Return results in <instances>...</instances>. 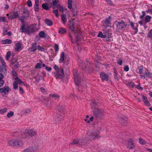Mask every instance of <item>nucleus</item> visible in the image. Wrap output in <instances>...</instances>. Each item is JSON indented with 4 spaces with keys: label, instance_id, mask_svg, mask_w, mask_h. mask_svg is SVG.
Masks as SVG:
<instances>
[{
    "label": "nucleus",
    "instance_id": "39",
    "mask_svg": "<svg viewBox=\"0 0 152 152\" xmlns=\"http://www.w3.org/2000/svg\"><path fill=\"white\" fill-rule=\"evenodd\" d=\"M139 142L141 144L144 145L146 144V142L141 138H140L139 140Z\"/></svg>",
    "mask_w": 152,
    "mask_h": 152
},
{
    "label": "nucleus",
    "instance_id": "40",
    "mask_svg": "<svg viewBox=\"0 0 152 152\" xmlns=\"http://www.w3.org/2000/svg\"><path fill=\"white\" fill-rule=\"evenodd\" d=\"M58 0H53V2H52L53 6L54 7V6H56V5L57 6L58 5H57L58 3Z\"/></svg>",
    "mask_w": 152,
    "mask_h": 152
},
{
    "label": "nucleus",
    "instance_id": "54",
    "mask_svg": "<svg viewBox=\"0 0 152 152\" xmlns=\"http://www.w3.org/2000/svg\"><path fill=\"white\" fill-rule=\"evenodd\" d=\"M6 20V19L5 17H0V23L2 21L5 22Z\"/></svg>",
    "mask_w": 152,
    "mask_h": 152
},
{
    "label": "nucleus",
    "instance_id": "4",
    "mask_svg": "<svg viewBox=\"0 0 152 152\" xmlns=\"http://www.w3.org/2000/svg\"><path fill=\"white\" fill-rule=\"evenodd\" d=\"M92 104H91L92 108L93 109V112L96 117H101L104 113V111L102 109L97 108H94L93 107V105L94 103L92 102Z\"/></svg>",
    "mask_w": 152,
    "mask_h": 152
},
{
    "label": "nucleus",
    "instance_id": "51",
    "mask_svg": "<svg viewBox=\"0 0 152 152\" xmlns=\"http://www.w3.org/2000/svg\"><path fill=\"white\" fill-rule=\"evenodd\" d=\"M98 37H100L101 38H103L104 37V34L103 33H102L101 31H99V33L98 34L97 36Z\"/></svg>",
    "mask_w": 152,
    "mask_h": 152
},
{
    "label": "nucleus",
    "instance_id": "15",
    "mask_svg": "<svg viewBox=\"0 0 152 152\" xmlns=\"http://www.w3.org/2000/svg\"><path fill=\"white\" fill-rule=\"evenodd\" d=\"M142 100L144 102L145 105L149 107L150 106L151 104L148 101L147 98L143 95H142Z\"/></svg>",
    "mask_w": 152,
    "mask_h": 152
},
{
    "label": "nucleus",
    "instance_id": "19",
    "mask_svg": "<svg viewBox=\"0 0 152 152\" xmlns=\"http://www.w3.org/2000/svg\"><path fill=\"white\" fill-rule=\"evenodd\" d=\"M71 144H77L79 145H85V143L83 142L81 140L79 139H75L72 142Z\"/></svg>",
    "mask_w": 152,
    "mask_h": 152
},
{
    "label": "nucleus",
    "instance_id": "31",
    "mask_svg": "<svg viewBox=\"0 0 152 152\" xmlns=\"http://www.w3.org/2000/svg\"><path fill=\"white\" fill-rule=\"evenodd\" d=\"M45 23L48 26H51L52 25L53 22L48 19H46L45 21Z\"/></svg>",
    "mask_w": 152,
    "mask_h": 152
},
{
    "label": "nucleus",
    "instance_id": "14",
    "mask_svg": "<svg viewBox=\"0 0 152 152\" xmlns=\"http://www.w3.org/2000/svg\"><path fill=\"white\" fill-rule=\"evenodd\" d=\"M100 75L102 80L103 81H107L109 78L108 75L104 72H101L100 73Z\"/></svg>",
    "mask_w": 152,
    "mask_h": 152
},
{
    "label": "nucleus",
    "instance_id": "13",
    "mask_svg": "<svg viewBox=\"0 0 152 152\" xmlns=\"http://www.w3.org/2000/svg\"><path fill=\"white\" fill-rule=\"evenodd\" d=\"M130 26L133 29L135 30V34H136L138 31V29L137 27L138 24L137 23H134L132 21H129Z\"/></svg>",
    "mask_w": 152,
    "mask_h": 152
},
{
    "label": "nucleus",
    "instance_id": "2",
    "mask_svg": "<svg viewBox=\"0 0 152 152\" xmlns=\"http://www.w3.org/2000/svg\"><path fill=\"white\" fill-rule=\"evenodd\" d=\"M36 134L35 131L31 129H29L26 130L25 132L22 133L21 137L28 139L35 135Z\"/></svg>",
    "mask_w": 152,
    "mask_h": 152
},
{
    "label": "nucleus",
    "instance_id": "21",
    "mask_svg": "<svg viewBox=\"0 0 152 152\" xmlns=\"http://www.w3.org/2000/svg\"><path fill=\"white\" fill-rule=\"evenodd\" d=\"M16 140H12L7 142L8 145L16 147Z\"/></svg>",
    "mask_w": 152,
    "mask_h": 152
},
{
    "label": "nucleus",
    "instance_id": "36",
    "mask_svg": "<svg viewBox=\"0 0 152 152\" xmlns=\"http://www.w3.org/2000/svg\"><path fill=\"white\" fill-rule=\"evenodd\" d=\"M37 49L41 51L44 52L45 51V49L44 48L41 47L40 45L37 46Z\"/></svg>",
    "mask_w": 152,
    "mask_h": 152
},
{
    "label": "nucleus",
    "instance_id": "61",
    "mask_svg": "<svg viewBox=\"0 0 152 152\" xmlns=\"http://www.w3.org/2000/svg\"><path fill=\"white\" fill-rule=\"evenodd\" d=\"M45 68L48 71H50L52 70V68L51 67H48L47 66L45 67Z\"/></svg>",
    "mask_w": 152,
    "mask_h": 152
},
{
    "label": "nucleus",
    "instance_id": "22",
    "mask_svg": "<svg viewBox=\"0 0 152 152\" xmlns=\"http://www.w3.org/2000/svg\"><path fill=\"white\" fill-rule=\"evenodd\" d=\"M127 146L129 149H132L134 148V146L132 141L129 140L128 141Z\"/></svg>",
    "mask_w": 152,
    "mask_h": 152
},
{
    "label": "nucleus",
    "instance_id": "16",
    "mask_svg": "<svg viewBox=\"0 0 152 152\" xmlns=\"http://www.w3.org/2000/svg\"><path fill=\"white\" fill-rule=\"evenodd\" d=\"M6 64L1 65L0 67V73L5 75L7 73V69L6 67Z\"/></svg>",
    "mask_w": 152,
    "mask_h": 152
},
{
    "label": "nucleus",
    "instance_id": "11",
    "mask_svg": "<svg viewBox=\"0 0 152 152\" xmlns=\"http://www.w3.org/2000/svg\"><path fill=\"white\" fill-rule=\"evenodd\" d=\"M37 50V44L36 42L32 44L31 46L28 49L29 52H34Z\"/></svg>",
    "mask_w": 152,
    "mask_h": 152
},
{
    "label": "nucleus",
    "instance_id": "57",
    "mask_svg": "<svg viewBox=\"0 0 152 152\" xmlns=\"http://www.w3.org/2000/svg\"><path fill=\"white\" fill-rule=\"evenodd\" d=\"M129 67L128 66H126L124 67V70L126 72H127L129 70Z\"/></svg>",
    "mask_w": 152,
    "mask_h": 152
},
{
    "label": "nucleus",
    "instance_id": "9",
    "mask_svg": "<svg viewBox=\"0 0 152 152\" xmlns=\"http://www.w3.org/2000/svg\"><path fill=\"white\" fill-rule=\"evenodd\" d=\"M10 90L9 89L8 86H5L0 88V93L3 94L5 95H7Z\"/></svg>",
    "mask_w": 152,
    "mask_h": 152
},
{
    "label": "nucleus",
    "instance_id": "49",
    "mask_svg": "<svg viewBox=\"0 0 152 152\" xmlns=\"http://www.w3.org/2000/svg\"><path fill=\"white\" fill-rule=\"evenodd\" d=\"M138 69L139 71V73L141 75H142V72L143 70V68L142 66H140L138 68Z\"/></svg>",
    "mask_w": 152,
    "mask_h": 152
},
{
    "label": "nucleus",
    "instance_id": "18",
    "mask_svg": "<svg viewBox=\"0 0 152 152\" xmlns=\"http://www.w3.org/2000/svg\"><path fill=\"white\" fill-rule=\"evenodd\" d=\"M152 74L148 72L147 71V72H146L144 75H140V76L143 79L144 78H145L146 77H148L149 78H150L151 77Z\"/></svg>",
    "mask_w": 152,
    "mask_h": 152
},
{
    "label": "nucleus",
    "instance_id": "47",
    "mask_svg": "<svg viewBox=\"0 0 152 152\" xmlns=\"http://www.w3.org/2000/svg\"><path fill=\"white\" fill-rule=\"evenodd\" d=\"M14 113L13 112L11 111L10 113H8L7 115V117L8 118H10L13 115Z\"/></svg>",
    "mask_w": 152,
    "mask_h": 152
},
{
    "label": "nucleus",
    "instance_id": "7",
    "mask_svg": "<svg viewBox=\"0 0 152 152\" xmlns=\"http://www.w3.org/2000/svg\"><path fill=\"white\" fill-rule=\"evenodd\" d=\"M68 7L72 12H75L76 10V8L72 0H67Z\"/></svg>",
    "mask_w": 152,
    "mask_h": 152
},
{
    "label": "nucleus",
    "instance_id": "10",
    "mask_svg": "<svg viewBox=\"0 0 152 152\" xmlns=\"http://www.w3.org/2000/svg\"><path fill=\"white\" fill-rule=\"evenodd\" d=\"M20 30L22 32H33L34 30L32 28H28L27 29H25V25H23L20 28Z\"/></svg>",
    "mask_w": 152,
    "mask_h": 152
},
{
    "label": "nucleus",
    "instance_id": "27",
    "mask_svg": "<svg viewBox=\"0 0 152 152\" xmlns=\"http://www.w3.org/2000/svg\"><path fill=\"white\" fill-rule=\"evenodd\" d=\"M12 72L13 75V78L15 80H17V79L18 78V77L14 69H13L12 71Z\"/></svg>",
    "mask_w": 152,
    "mask_h": 152
},
{
    "label": "nucleus",
    "instance_id": "38",
    "mask_svg": "<svg viewBox=\"0 0 152 152\" xmlns=\"http://www.w3.org/2000/svg\"><path fill=\"white\" fill-rule=\"evenodd\" d=\"M13 85L14 89L16 90L18 88V83L17 82L15 81L13 83Z\"/></svg>",
    "mask_w": 152,
    "mask_h": 152
},
{
    "label": "nucleus",
    "instance_id": "55",
    "mask_svg": "<svg viewBox=\"0 0 152 152\" xmlns=\"http://www.w3.org/2000/svg\"><path fill=\"white\" fill-rule=\"evenodd\" d=\"M147 13H149L150 15H152V9H148L146 10Z\"/></svg>",
    "mask_w": 152,
    "mask_h": 152
},
{
    "label": "nucleus",
    "instance_id": "3",
    "mask_svg": "<svg viewBox=\"0 0 152 152\" xmlns=\"http://www.w3.org/2000/svg\"><path fill=\"white\" fill-rule=\"evenodd\" d=\"M100 137L99 132L98 131L97 132L94 131L92 133L89 132L87 133L86 136V138L88 140L96 139Z\"/></svg>",
    "mask_w": 152,
    "mask_h": 152
},
{
    "label": "nucleus",
    "instance_id": "64",
    "mask_svg": "<svg viewBox=\"0 0 152 152\" xmlns=\"http://www.w3.org/2000/svg\"><path fill=\"white\" fill-rule=\"evenodd\" d=\"M118 63L120 65H121L122 63V60L121 59H119L118 60Z\"/></svg>",
    "mask_w": 152,
    "mask_h": 152
},
{
    "label": "nucleus",
    "instance_id": "32",
    "mask_svg": "<svg viewBox=\"0 0 152 152\" xmlns=\"http://www.w3.org/2000/svg\"><path fill=\"white\" fill-rule=\"evenodd\" d=\"M42 7L43 9L46 10H48L49 9L48 4L47 3L43 4L42 5Z\"/></svg>",
    "mask_w": 152,
    "mask_h": 152
},
{
    "label": "nucleus",
    "instance_id": "63",
    "mask_svg": "<svg viewBox=\"0 0 152 152\" xmlns=\"http://www.w3.org/2000/svg\"><path fill=\"white\" fill-rule=\"evenodd\" d=\"M39 0H35V6H39Z\"/></svg>",
    "mask_w": 152,
    "mask_h": 152
},
{
    "label": "nucleus",
    "instance_id": "25",
    "mask_svg": "<svg viewBox=\"0 0 152 152\" xmlns=\"http://www.w3.org/2000/svg\"><path fill=\"white\" fill-rule=\"evenodd\" d=\"M21 50V45L20 43H17L15 44V50L17 51Z\"/></svg>",
    "mask_w": 152,
    "mask_h": 152
},
{
    "label": "nucleus",
    "instance_id": "35",
    "mask_svg": "<svg viewBox=\"0 0 152 152\" xmlns=\"http://www.w3.org/2000/svg\"><path fill=\"white\" fill-rule=\"evenodd\" d=\"M57 9L59 10V11H61L62 12H63L64 10H65L62 6H61L59 5L57 6Z\"/></svg>",
    "mask_w": 152,
    "mask_h": 152
},
{
    "label": "nucleus",
    "instance_id": "29",
    "mask_svg": "<svg viewBox=\"0 0 152 152\" xmlns=\"http://www.w3.org/2000/svg\"><path fill=\"white\" fill-rule=\"evenodd\" d=\"M59 33L60 34H64L66 33V29L63 28H60L59 30Z\"/></svg>",
    "mask_w": 152,
    "mask_h": 152
},
{
    "label": "nucleus",
    "instance_id": "1",
    "mask_svg": "<svg viewBox=\"0 0 152 152\" xmlns=\"http://www.w3.org/2000/svg\"><path fill=\"white\" fill-rule=\"evenodd\" d=\"M54 69L56 71L54 73V76L56 79H62L64 75V68H61L60 70L58 66L55 65L54 66Z\"/></svg>",
    "mask_w": 152,
    "mask_h": 152
},
{
    "label": "nucleus",
    "instance_id": "23",
    "mask_svg": "<svg viewBox=\"0 0 152 152\" xmlns=\"http://www.w3.org/2000/svg\"><path fill=\"white\" fill-rule=\"evenodd\" d=\"M110 18L109 17L107 19L104 21H103V25L106 26H108L109 24L110 23Z\"/></svg>",
    "mask_w": 152,
    "mask_h": 152
},
{
    "label": "nucleus",
    "instance_id": "17",
    "mask_svg": "<svg viewBox=\"0 0 152 152\" xmlns=\"http://www.w3.org/2000/svg\"><path fill=\"white\" fill-rule=\"evenodd\" d=\"M24 142L21 140H16V147H20L23 146Z\"/></svg>",
    "mask_w": 152,
    "mask_h": 152
},
{
    "label": "nucleus",
    "instance_id": "50",
    "mask_svg": "<svg viewBox=\"0 0 152 152\" xmlns=\"http://www.w3.org/2000/svg\"><path fill=\"white\" fill-rule=\"evenodd\" d=\"M20 93V94H23L24 93V91L23 88L21 87H19Z\"/></svg>",
    "mask_w": 152,
    "mask_h": 152
},
{
    "label": "nucleus",
    "instance_id": "5",
    "mask_svg": "<svg viewBox=\"0 0 152 152\" xmlns=\"http://www.w3.org/2000/svg\"><path fill=\"white\" fill-rule=\"evenodd\" d=\"M73 75L74 77V81L76 85H79L81 83L80 78L79 77V75L77 70L75 69L73 70Z\"/></svg>",
    "mask_w": 152,
    "mask_h": 152
},
{
    "label": "nucleus",
    "instance_id": "20",
    "mask_svg": "<svg viewBox=\"0 0 152 152\" xmlns=\"http://www.w3.org/2000/svg\"><path fill=\"white\" fill-rule=\"evenodd\" d=\"M10 18L11 19H13L17 18L18 16V14L17 12H13L10 13Z\"/></svg>",
    "mask_w": 152,
    "mask_h": 152
},
{
    "label": "nucleus",
    "instance_id": "34",
    "mask_svg": "<svg viewBox=\"0 0 152 152\" xmlns=\"http://www.w3.org/2000/svg\"><path fill=\"white\" fill-rule=\"evenodd\" d=\"M42 62L41 61L40 63H37L36 65V68L37 69L41 68L42 67Z\"/></svg>",
    "mask_w": 152,
    "mask_h": 152
},
{
    "label": "nucleus",
    "instance_id": "12",
    "mask_svg": "<svg viewBox=\"0 0 152 152\" xmlns=\"http://www.w3.org/2000/svg\"><path fill=\"white\" fill-rule=\"evenodd\" d=\"M116 25L117 28L119 29H122L126 27L123 21L120 22H116Z\"/></svg>",
    "mask_w": 152,
    "mask_h": 152
},
{
    "label": "nucleus",
    "instance_id": "53",
    "mask_svg": "<svg viewBox=\"0 0 152 152\" xmlns=\"http://www.w3.org/2000/svg\"><path fill=\"white\" fill-rule=\"evenodd\" d=\"M0 61L1 62V65L6 64L3 58L1 56H0Z\"/></svg>",
    "mask_w": 152,
    "mask_h": 152
},
{
    "label": "nucleus",
    "instance_id": "45",
    "mask_svg": "<svg viewBox=\"0 0 152 152\" xmlns=\"http://www.w3.org/2000/svg\"><path fill=\"white\" fill-rule=\"evenodd\" d=\"M18 82V83L20 85H24V83L21 80V79L20 78H18V79H17V80H16Z\"/></svg>",
    "mask_w": 152,
    "mask_h": 152
},
{
    "label": "nucleus",
    "instance_id": "28",
    "mask_svg": "<svg viewBox=\"0 0 152 152\" xmlns=\"http://www.w3.org/2000/svg\"><path fill=\"white\" fill-rule=\"evenodd\" d=\"M152 18V17L150 15H147L145 18V21L146 23L149 22Z\"/></svg>",
    "mask_w": 152,
    "mask_h": 152
},
{
    "label": "nucleus",
    "instance_id": "56",
    "mask_svg": "<svg viewBox=\"0 0 152 152\" xmlns=\"http://www.w3.org/2000/svg\"><path fill=\"white\" fill-rule=\"evenodd\" d=\"M27 4L28 7H31L32 5L31 1L30 0H28L27 1Z\"/></svg>",
    "mask_w": 152,
    "mask_h": 152
},
{
    "label": "nucleus",
    "instance_id": "44",
    "mask_svg": "<svg viewBox=\"0 0 152 152\" xmlns=\"http://www.w3.org/2000/svg\"><path fill=\"white\" fill-rule=\"evenodd\" d=\"M148 37L152 39V29H151L148 32Z\"/></svg>",
    "mask_w": 152,
    "mask_h": 152
},
{
    "label": "nucleus",
    "instance_id": "26",
    "mask_svg": "<svg viewBox=\"0 0 152 152\" xmlns=\"http://www.w3.org/2000/svg\"><path fill=\"white\" fill-rule=\"evenodd\" d=\"M64 52H62L61 53L60 57V58L59 60V62L60 63H62L63 62V61L64 60Z\"/></svg>",
    "mask_w": 152,
    "mask_h": 152
},
{
    "label": "nucleus",
    "instance_id": "41",
    "mask_svg": "<svg viewBox=\"0 0 152 152\" xmlns=\"http://www.w3.org/2000/svg\"><path fill=\"white\" fill-rule=\"evenodd\" d=\"M10 51H8L7 53L6 56H5V58L7 60H9V58L10 55Z\"/></svg>",
    "mask_w": 152,
    "mask_h": 152
},
{
    "label": "nucleus",
    "instance_id": "33",
    "mask_svg": "<svg viewBox=\"0 0 152 152\" xmlns=\"http://www.w3.org/2000/svg\"><path fill=\"white\" fill-rule=\"evenodd\" d=\"M118 120L120 123H121L123 125H125V124L126 122V120H124V119L120 118L118 119Z\"/></svg>",
    "mask_w": 152,
    "mask_h": 152
},
{
    "label": "nucleus",
    "instance_id": "30",
    "mask_svg": "<svg viewBox=\"0 0 152 152\" xmlns=\"http://www.w3.org/2000/svg\"><path fill=\"white\" fill-rule=\"evenodd\" d=\"M61 19L63 23L65 24L66 21V16L65 15H61Z\"/></svg>",
    "mask_w": 152,
    "mask_h": 152
},
{
    "label": "nucleus",
    "instance_id": "43",
    "mask_svg": "<svg viewBox=\"0 0 152 152\" xmlns=\"http://www.w3.org/2000/svg\"><path fill=\"white\" fill-rule=\"evenodd\" d=\"M54 48L56 52L58 51L59 49L58 45L57 44H55Z\"/></svg>",
    "mask_w": 152,
    "mask_h": 152
},
{
    "label": "nucleus",
    "instance_id": "8",
    "mask_svg": "<svg viewBox=\"0 0 152 152\" xmlns=\"http://www.w3.org/2000/svg\"><path fill=\"white\" fill-rule=\"evenodd\" d=\"M104 31L103 38H105V40L106 41H110L112 39L111 33L107 30L105 31L103 30Z\"/></svg>",
    "mask_w": 152,
    "mask_h": 152
},
{
    "label": "nucleus",
    "instance_id": "58",
    "mask_svg": "<svg viewBox=\"0 0 152 152\" xmlns=\"http://www.w3.org/2000/svg\"><path fill=\"white\" fill-rule=\"evenodd\" d=\"M4 84V81L3 80H0V87L2 86Z\"/></svg>",
    "mask_w": 152,
    "mask_h": 152
},
{
    "label": "nucleus",
    "instance_id": "46",
    "mask_svg": "<svg viewBox=\"0 0 152 152\" xmlns=\"http://www.w3.org/2000/svg\"><path fill=\"white\" fill-rule=\"evenodd\" d=\"M7 110V109L6 108L4 109L0 110V114H3Z\"/></svg>",
    "mask_w": 152,
    "mask_h": 152
},
{
    "label": "nucleus",
    "instance_id": "6",
    "mask_svg": "<svg viewBox=\"0 0 152 152\" xmlns=\"http://www.w3.org/2000/svg\"><path fill=\"white\" fill-rule=\"evenodd\" d=\"M39 149V147L37 145L31 146L25 149L23 152H37Z\"/></svg>",
    "mask_w": 152,
    "mask_h": 152
},
{
    "label": "nucleus",
    "instance_id": "60",
    "mask_svg": "<svg viewBox=\"0 0 152 152\" xmlns=\"http://www.w3.org/2000/svg\"><path fill=\"white\" fill-rule=\"evenodd\" d=\"M4 74H3L1 73H0V80H3L4 77Z\"/></svg>",
    "mask_w": 152,
    "mask_h": 152
},
{
    "label": "nucleus",
    "instance_id": "52",
    "mask_svg": "<svg viewBox=\"0 0 152 152\" xmlns=\"http://www.w3.org/2000/svg\"><path fill=\"white\" fill-rule=\"evenodd\" d=\"M55 15L57 17H58L59 15L58 13V10H54L53 11Z\"/></svg>",
    "mask_w": 152,
    "mask_h": 152
},
{
    "label": "nucleus",
    "instance_id": "48",
    "mask_svg": "<svg viewBox=\"0 0 152 152\" xmlns=\"http://www.w3.org/2000/svg\"><path fill=\"white\" fill-rule=\"evenodd\" d=\"M39 36L41 37H44L45 36V33L43 31H41L39 34Z\"/></svg>",
    "mask_w": 152,
    "mask_h": 152
},
{
    "label": "nucleus",
    "instance_id": "59",
    "mask_svg": "<svg viewBox=\"0 0 152 152\" xmlns=\"http://www.w3.org/2000/svg\"><path fill=\"white\" fill-rule=\"evenodd\" d=\"M114 76L115 78L116 79H118V74L116 73H114Z\"/></svg>",
    "mask_w": 152,
    "mask_h": 152
},
{
    "label": "nucleus",
    "instance_id": "62",
    "mask_svg": "<svg viewBox=\"0 0 152 152\" xmlns=\"http://www.w3.org/2000/svg\"><path fill=\"white\" fill-rule=\"evenodd\" d=\"M137 89L142 90V88L141 87L140 85H138L137 86Z\"/></svg>",
    "mask_w": 152,
    "mask_h": 152
},
{
    "label": "nucleus",
    "instance_id": "42",
    "mask_svg": "<svg viewBox=\"0 0 152 152\" xmlns=\"http://www.w3.org/2000/svg\"><path fill=\"white\" fill-rule=\"evenodd\" d=\"M49 96L50 97H52L56 99H58L59 98V96L58 95L56 94H50Z\"/></svg>",
    "mask_w": 152,
    "mask_h": 152
},
{
    "label": "nucleus",
    "instance_id": "24",
    "mask_svg": "<svg viewBox=\"0 0 152 152\" xmlns=\"http://www.w3.org/2000/svg\"><path fill=\"white\" fill-rule=\"evenodd\" d=\"M12 41L10 39H5L2 40L1 42L2 44H9L12 43Z\"/></svg>",
    "mask_w": 152,
    "mask_h": 152
},
{
    "label": "nucleus",
    "instance_id": "37",
    "mask_svg": "<svg viewBox=\"0 0 152 152\" xmlns=\"http://www.w3.org/2000/svg\"><path fill=\"white\" fill-rule=\"evenodd\" d=\"M28 15V14L27 16L26 15H22L19 18V19L21 21H23Z\"/></svg>",
    "mask_w": 152,
    "mask_h": 152
}]
</instances>
